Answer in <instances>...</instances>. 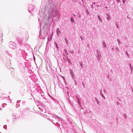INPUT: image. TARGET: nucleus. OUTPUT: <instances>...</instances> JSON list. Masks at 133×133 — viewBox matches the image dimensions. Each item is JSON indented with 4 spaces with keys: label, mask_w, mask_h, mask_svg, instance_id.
<instances>
[{
    "label": "nucleus",
    "mask_w": 133,
    "mask_h": 133,
    "mask_svg": "<svg viewBox=\"0 0 133 133\" xmlns=\"http://www.w3.org/2000/svg\"><path fill=\"white\" fill-rule=\"evenodd\" d=\"M58 14V12L57 10L52 9L49 11L48 18H50V17L54 18L56 16H57Z\"/></svg>",
    "instance_id": "f257e3e1"
},
{
    "label": "nucleus",
    "mask_w": 133,
    "mask_h": 133,
    "mask_svg": "<svg viewBox=\"0 0 133 133\" xmlns=\"http://www.w3.org/2000/svg\"><path fill=\"white\" fill-rule=\"evenodd\" d=\"M70 73L71 74V77L72 78H74L75 77V76L74 74L73 73L72 71L71 70H70Z\"/></svg>",
    "instance_id": "f03ea898"
},
{
    "label": "nucleus",
    "mask_w": 133,
    "mask_h": 133,
    "mask_svg": "<svg viewBox=\"0 0 133 133\" xmlns=\"http://www.w3.org/2000/svg\"><path fill=\"white\" fill-rule=\"evenodd\" d=\"M56 32L58 36H59V34L61 33V32L58 28H57L56 29Z\"/></svg>",
    "instance_id": "7ed1b4c3"
},
{
    "label": "nucleus",
    "mask_w": 133,
    "mask_h": 133,
    "mask_svg": "<svg viewBox=\"0 0 133 133\" xmlns=\"http://www.w3.org/2000/svg\"><path fill=\"white\" fill-rule=\"evenodd\" d=\"M64 52L65 53V54H64V55H65V56L67 55H68V52L66 49H64Z\"/></svg>",
    "instance_id": "20e7f679"
},
{
    "label": "nucleus",
    "mask_w": 133,
    "mask_h": 133,
    "mask_svg": "<svg viewBox=\"0 0 133 133\" xmlns=\"http://www.w3.org/2000/svg\"><path fill=\"white\" fill-rule=\"evenodd\" d=\"M103 46V48H105L107 47V46L105 43V42L104 41H103L102 42Z\"/></svg>",
    "instance_id": "39448f33"
},
{
    "label": "nucleus",
    "mask_w": 133,
    "mask_h": 133,
    "mask_svg": "<svg viewBox=\"0 0 133 133\" xmlns=\"http://www.w3.org/2000/svg\"><path fill=\"white\" fill-rule=\"evenodd\" d=\"M129 65L130 67V68L131 70V72H132V71L133 70V68L131 64V63H129Z\"/></svg>",
    "instance_id": "423d86ee"
},
{
    "label": "nucleus",
    "mask_w": 133,
    "mask_h": 133,
    "mask_svg": "<svg viewBox=\"0 0 133 133\" xmlns=\"http://www.w3.org/2000/svg\"><path fill=\"white\" fill-rule=\"evenodd\" d=\"M12 43L13 44H14V43L13 42H10V43H9V45L10 46V47L11 48H13V47L14 46V45H13V46H11V45H10Z\"/></svg>",
    "instance_id": "0eeeda50"
},
{
    "label": "nucleus",
    "mask_w": 133,
    "mask_h": 133,
    "mask_svg": "<svg viewBox=\"0 0 133 133\" xmlns=\"http://www.w3.org/2000/svg\"><path fill=\"white\" fill-rule=\"evenodd\" d=\"M95 99L97 104H98L99 103V101L98 100L96 97H95Z\"/></svg>",
    "instance_id": "6e6552de"
},
{
    "label": "nucleus",
    "mask_w": 133,
    "mask_h": 133,
    "mask_svg": "<svg viewBox=\"0 0 133 133\" xmlns=\"http://www.w3.org/2000/svg\"><path fill=\"white\" fill-rule=\"evenodd\" d=\"M99 57L100 55H97L96 56V58L97 59V60H99Z\"/></svg>",
    "instance_id": "1a4fd4ad"
},
{
    "label": "nucleus",
    "mask_w": 133,
    "mask_h": 133,
    "mask_svg": "<svg viewBox=\"0 0 133 133\" xmlns=\"http://www.w3.org/2000/svg\"><path fill=\"white\" fill-rule=\"evenodd\" d=\"M97 55H100V51L98 50H97Z\"/></svg>",
    "instance_id": "9d476101"
},
{
    "label": "nucleus",
    "mask_w": 133,
    "mask_h": 133,
    "mask_svg": "<svg viewBox=\"0 0 133 133\" xmlns=\"http://www.w3.org/2000/svg\"><path fill=\"white\" fill-rule=\"evenodd\" d=\"M98 19H99V20L101 22H102V20L101 18H100V16L98 15Z\"/></svg>",
    "instance_id": "9b49d317"
},
{
    "label": "nucleus",
    "mask_w": 133,
    "mask_h": 133,
    "mask_svg": "<svg viewBox=\"0 0 133 133\" xmlns=\"http://www.w3.org/2000/svg\"><path fill=\"white\" fill-rule=\"evenodd\" d=\"M70 20L72 23H73L74 21L72 17H71Z\"/></svg>",
    "instance_id": "f8f14e48"
},
{
    "label": "nucleus",
    "mask_w": 133,
    "mask_h": 133,
    "mask_svg": "<svg viewBox=\"0 0 133 133\" xmlns=\"http://www.w3.org/2000/svg\"><path fill=\"white\" fill-rule=\"evenodd\" d=\"M107 19L109 21L110 20V16L109 15L108 17H106Z\"/></svg>",
    "instance_id": "ddd939ff"
},
{
    "label": "nucleus",
    "mask_w": 133,
    "mask_h": 133,
    "mask_svg": "<svg viewBox=\"0 0 133 133\" xmlns=\"http://www.w3.org/2000/svg\"><path fill=\"white\" fill-rule=\"evenodd\" d=\"M55 44L57 48L58 49V46L57 43L56 42H55Z\"/></svg>",
    "instance_id": "4468645a"
},
{
    "label": "nucleus",
    "mask_w": 133,
    "mask_h": 133,
    "mask_svg": "<svg viewBox=\"0 0 133 133\" xmlns=\"http://www.w3.org/2000/svg\"><path fill=\"white\" fill-rule=\"evenodd\" d=\"M86 12L87 13V14L88 15H89V12L88 11V10H86Z\"/></svg>",
    "instance_id": "2eb2a0df"
},
{
    "label": "nucleus",
    "mask_w": 133,
    "mask_h": 133,
    "mask_svg": "<svg viewBox=\"0 0 133 133\" xmlns=\"http://www.w3.org/2000/svg\"><path fill=\"white\" fill-rule=\"evenodd\" d=\"M117 41L118 42V44H120L121 43V42L120 41V40L119 39H117Z\"/></svg>",
    "instance_id": "dca6fc26"
},
{
    "label": "nucleus",
    "mask_w": 133,
    "mask_h": 133,
    "mask_svg": "<svg viewBox=\"0 0 133 133\" xmlns=\"http://www.w3.org/2000/svg\"><path fill=\"white\" fill-rule=\"evenodd\" d=\"M65 41L66 43H68V40L67 39H66H66L65 40Z\"/></svg>",
    "instance_id": "f3484780"
},
{
    "label": "nucleus",
    "mask_w": 133,
    "mask_h": 133,
    "mask_svg": "<svg viewBox=\"0 0 133 133\" xmlns=\"http://www.w3.org/2000/svg\"><path fill=\"white\" fill-rule=\"evenodd\" d=\"M116 26L117 27V28H118V25H117V24H116Z\"/></svg>",
    "instance_id": "a211bd4d"
},
{
    "label": "nucleus",
    "mask_w": 133,
    "mask_h": 133,
    "mask_svg": "<svg viewBox=\"0 0 133 133\" xmlns=\"http://www.w3.org/2000/svg\"><path fill=\"white\" fill-rule=\"evenodd\" d=\"M116 50H117V51H118L119 50V49H118V47H117L116 48Z\"/></svg>",
    "instance_id": "6ab92c4d"
},
{
    "label": "nucleus",
    "mask_w": 133,
    "mask_h": 133,
    "mask_svg": "<svg viewBox=\"0 0 133 133\" xmlns=\"http://www.w3.org/2000/svg\"><path fill=\"white\" fill-rule=\"evenodd\" d=\"M78 99H79V98H77V101H78V103H79V100Z\"/></svg>",
    "instance_id": "aec40b11"
},
{
    "label": "nucleus",
    "mask_w": 133,
    "mask_h": 133,
    "mask_svg": "<svg viewBox=\"0 0 133 133\" xmlns=\"http://www.w3.org/2000/svg\"><path fill=\"white\" fill-rule=\"evenodd\" d=\"M82 85H83V86H84V87L85 86H84V84L83 83H82Z\"/></svg>",
    "instance_id": "412c9836"
},
{
    "label": "nucleus",
    "mask_w": 133,
    "mask_h": 133,
    "mask_svg": "<svg viewBox=\"0 0 133 133\" xmlns=\"http://www.w3.org/2000/svg\"><path fill=\"white\" fill-rule=\"evenodd\" d=\"M106 15H107L108 16H109V14H107Z\"/></svg>",
    "instance_id": "4be33fe9"
},
{
    "label": "nucleus",
    "mask_w": 133,
    "mask_h": 133,
    "mask_svg": "<svg viewBox=\"0 0 133 133\" xmlns=\"http://www.w3.org/2000/svg\"><path fill=\"white\" fill-rule=\"evenodd\" d=\"M63 80L64 81H65V78L64 77V78H63Z\"/></svg>",
    "instance_id": "5701e85b"
},
{
    "label": "nucleus",
    "mask_w": 133,
    "mask_h": 133,
    "mask_svg": "<svg viewBox=\"0 0 133 133\" xmlns=\"http://www.w3.org/2000/svg\"><path fill=\"white\" fill-rule=\"evenodd\" d=\"M81 65V67H82V66H83V65H82V64H81V65Z\"/></svg>",
    "instance_id": "b1692460"
},
{
    "label": "nucleus",
    "mask_w": 133,
    "mask_h": 133,
    "mask_svg": "<svg viewBox=\"0 0 133 133\" xmlns=\"http://www.w3.org/2000/svg\"><path fill=\"white\" fill-rule=\"evenodd\" d=\"M123 2L124 3V2H125V0H123Z\"/></svg>",
    "instance_id": "393cba45"
},
{
    "label": "nucleus",
    "mask_w": 133,
    "mask_h": 133,
    "mask_svg": "<svg viewBox=\"0 0 133 133\" xmlns=\"http://www.w3.org/2000/svg\"><path fill=\"white\" fill-rule=\"evenodd\" d=\"M102 96H103V97L104 98H105V97H104V96L103 95V94H102Z\"/></svg>",
    "instance_id": "a878e982"
},
{
    "label": "nucleus",
    "mask_w": 133,
    "mask_h": 133,
    "mask_svg": "<svg viewBox=\"0 0 133 133\" xmlns=\"http://www.w3.org/2000/svg\"><path fill=\"white\" fill-rule=\"evenodd\" d=\"M117 2H119L120 1L119 0H117Z\"/></svg>",
    "instance_id": "bb28decb"
},
{
    "label": "nucleus",
    "mask_w": 133,
    "mask_h": 133,
    "mask_svg": "<svg viewBox=\"0 0 133 133\" xmlns=\"http://www.w3.org/2000/svg\"><path fill=\"white\" fill-rule=\"evenodd\" d=\"M61 77L63 78H64V77L63 76H61Z\"/></svg>",
    "instance_id": "cd10ccee"
},
{
    "label": "nucleus",
    "mask_w": 133,
    "mask_h": 133,
    "mask_svg": "<svg viewBox=\"0 0 133 133\" xmlns=\"http://www.w3.org/2000/svg\"><path fill=\"white\" fill-rule=\"evenodd\" d=\"M79 16V17H80H80H81L80 15H79V16Z\"/></svg>",
    "instance_id": "c85d7f7f"
},
{
    "label": "nucleus",
    "mask_w": 133,
    "mask_h": 133,
    "mask_svg": "<svg viewBox=\"0 0 133 133\" xmlns=\"http://www.w3.org/2000/svg\"><path fill=\"white\" fill-rule=\"evenodd\" d=\"M128 52H126V54H127V55H128Z\"/></svg>",
    "instance_id": "c756f323"
},
{
    "label": "nucleus",
    "mask_w": 133,
    "mask_h": 133,
    "mask_svg": "<svg viewBox=\"0 0 133 133\" xmlns=\"http://www.w3.org/2000/svg\"><path fill=\"white\" fill-rule=\"evenodd\" d=\"M132 132H133V130H132Z\"/></svg>",
    "instance_id": "7c9ffc66"
},
{
    "label": "nucleus",
    "mask_w": 133,
    "mask_h": 133,
    "mask_svg": "<svg viewBox=\"0 0 133 133\" xmlns=\"http://www.w3.org/2000/svg\"><path fill=\"white\" fill-rule=\"evenodd\" d=\"M51 39H52V35H51Z\"/></svg>",
    "instance_id": "2f4dec72"
},
{
    "label": "nucleus",
    "mask_w": 133,
    "mask_h": 133,
    "mask_svg": "<svg viewBox=\"0 0 133 133\" xmlns=\"http://www.w3.org/2000/svg\"><path fill=\"white\" fill-rule=\"evenodd\" d=\"M71 53H72H72H72V52H71Z\"/></svg>",
    "instance_id": "473e14b6"
},
{
    "label": "nucleus",
    "mask_w": 133,
    "mask_h": 133,
    "mask_svg": "<svg viewBox=\"0 0 133 133\" xmlns=\"http://www.w3.org/2000/svg\"><path fill=\"white\" fill-rule=\"evenodd\" d=\"M132 91L133 92V90H132Z\"/></svg>",
    "instance_id": "72a5a7b5"
}]
</instances>
